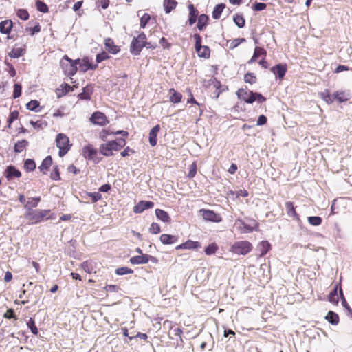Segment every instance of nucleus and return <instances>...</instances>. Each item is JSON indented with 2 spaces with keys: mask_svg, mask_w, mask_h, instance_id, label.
<instances>
[{
  "mask_svg": "<svg viewBox=\"0 0 352 352\" xmlns=\"http://www.w3.org/2000/svg\"><path fill=\"white\" fill-rule=\"evenodd\" d=\"M236 95L239 99L248 104H252L255 101L263 103L266 100V98L260 93L249 91L247 88L239 89Z\"/></svg>",
  "mask_w": 352,
  "mask_h": 352,
  "instance_id": "obj_1",
  "label": "nucleus"
},
{
  "mask_svg": "<svg viewBox=\"0 0 352 352\" xmlns=\"http://www.w3.org/2000/svg\"><path fill=\"white\" fill-rule=\"evenodd\" d=\"M146 36L144 32L134 37L131 41L130 51L134 55L140 54L142 48L146 45Z\"/></svg>",
  "mask_w": 352,
  "mask_h": 352,
  "instance_id": "obj_2",
  "label": "nucleus"
},
{
  "mask_svg": "<svg viewBox=\"0 0 352 352\" xmlns=\"http://www.w3.org/2000/svg\"><path fill=\"white\" fill-rule=\"evenodd\" d=\"M56 146L59 148V156L63 157L67 153L72 146L69 144L68 137L63 133H59L56 136Z\"/></svg>",
  "mask_w": 352,
  "mask_h": 352,
  "instance_id": "obj_3",
  "label": "nucleus"
},
{
  "mask_svg": "<svg viewBox=\"0 0 352 352\" xmlns=\"http://www.w3.org/2000/svg\"><path fill=\"white\" fill-rule=\"evenodd\" d=\"M252 249V244L248 241L235 242L230 248V251L239 255H245Z\"/></svg>",
  "mask_w": 352,
  "mask_h": 352,
  "instance_id": "obj_4",
  "label": "nucleus"
},
{
  "mask_svg": "<svg viewBox=\"0 0 352 352\" xmlns=\"http://www.w3.org/2000/svg\"><path fill=\"white\" fill-rule=\"evenodd\" d=\"M251 223L248 224L245 223L243 220L238 219L235 221V226L241 233H250L258 228V223L253 219H250Z\"/></svg>",
  "mask_w": 352,
  "mask_h": 352,
  "instance_id": "obj_5",
  "label": "nucleus"
},
{
  "mask_svg": "<svg viewBox=\"0 0 352 352\" xmlns=\"http://www.w3.org/2000/svg\"><path fill=\"white\" fill-rule=\"evenodd\" d=\"M82 155L85 159L94 161L96 163H98L101 160V158L98 157L97 149L91 144H88L83 147Z\"/></svg>",
  "mask_w": 352,
  "mask_h": 352,
  "instance_id": "obj_6",
  "label": "nucleus"
},
{
  "mask_svg": "<svg viewBox=\"0 0 352 352\" xmlns=\"http://www.w3.org/2000/svg\"><path fill=\"white\" fill-rule=\"evenodd\" d=\"M90 121L94 124L99 125L101 126H105L109 123V121L104 113L100 111L94 112L90 118Z\"/></svg>",
  "mask_w": 352,
  "mask_h": 352,
  "instance_id": "obj_7",
  "label": "nucleus"
},
{
  "mask_svg": "<svg viewBox=\"0 0 352 352\" xmlns=\"http://www.w3.org/2000/svg\"><path fill=\"white\" fill-rule=\"evenodd\" d=\"M200 212L202 213L203 218L206 221L219 223L222 220L221 217L212 210L201 209Z\"/></svg>",
  "mask_w": 352,
  "mask_h": 352,
  "instance_id": "obj_8",
  "label": "nucleus"
},
{
  "mask_svg": "<svg viewBox=\"0 0 352 352\" xmlns=\"http://www.w3.org/2000/svg\"><path fill=\"white\" fill-rule=\"evenodd\" d=\"M150 260L155 261L156 258L148 254H142L133 256L130 258V263L133 265L146 264Z\"/></svg>",
  "mask_w": 352,
  "mask_h": 352,
  "instance_id": "obj_9",
  "label": "nucleus"
},
{
  "mask_svg": "<svg viewBox=\"0 0 352 352\" xmlns=\"http://www.w3.org/2000/svg\"><path fill=\"white\" fill-rule=\"evenodd\" d=\"M38 210H31L28 208L25 214V218L30 221L29 224H34L41 221Z\"/></svg>",
  "mask_w": 352,
  "mask_h": 352,
  "instance_id": "obj_10",
  "label": "nucleus"
},
{
  "mask_svg": "<svg viewBox=\"0 0 352 352\" xmlns=\"http://www.w3.org/2000/svg\"><path fill=\"white\" fill-rule=\"evenodd\" d=\"M99 149L100 153L106 157L112 156L113 155V151H115V148L111 141L102 144Z\"/></svg>",
  "mask_w": 352,
  "mask_h": 352,
  "instance_id": "obj_11",
  "label": "nucleus"
},
{
  "mask_svg": "<svg viewBox=\"0 0 352 352\" xmlns=\"http://www.w3.org/2000/svg\"><path fill=\"white\" fill-rule=\"evenodd\" d=\"M287 69V68L286 64L282 63H279L270 69L271 72L276 76H278L279 79H283L284 78Z\"/></svg>",
  "mask_w": 352,
  "mask_h": 352,
  "instance_id": "obj_12",
  "label": "nucleus"
},
{
  "mask_svg": "<svg viewBox=\"0 0 352 352\" xmlns=\"http://www.w3.org/2000/svg\"><path fill=\"white\" fill-rule=\"evenodd\" d=\"M154 206V203L150 201H140L133 208L135 213H141L146 209L152 208Z\"/></svg>",
  "mask_w": 352,
  "mask_h": 352,
  "instance_id": "obj_13",
  "label": "nucleus"
},
{
  "mask_svg": "<svg viewBox=\"0 0 352 352\" xmlns=\"http://www.w3.org/2000/svg\"><path fill=\"white\" fill-rule=\"evenodd\" d=\"M351 98V94L349 91H338L333 93V100H336L339 102H344L348 101Z\"/></svg>",
  "mask_w": 352,
  "mask_h": 352,
  "instance_id": "obj_14",
  "label": "nucleus"
},
{
  "mask_svg": "<svg viewBox=\"0 0 352 352\" xmlns=\"http://www.w3.org/2000/svg\"><path fill=\"white\" fill-rule=\"evenodd\" d=\"M65 58L70 63L69 67L65 69V73L68 76H74L77 72V64L80 62V59L73 60L67 56H65Z\"/></svg>",
  "mask_w": 352,
  "mask_h": 352,
  "instance_id": "obj_15",
  "label": "nucleus"
},
{
  "mask_svg": "<svg viewBox=\"0 0 352 352\" xmlns=\"http://www.w3.org/2000/svg\"><path fill=\"white\" fill-rule=\"evenodd\" d=\"M21 176V172L17 170L14 166H9L6 170V177L10 180L14 177L19 178Z\"/></svg>",
  "mask_w": 352,
  "mask_h": 352,
  "instance_id": "obj_16",
  "label": "nucleus"
},
{
  "mask_svg": "<svg viewBox=\"0 0 352 352\" xmlns=\"http://www.w3.org/2000/svg\"><path fill=\"white\" fill-rule=\"evenodd\" d=\"M104 45L106 50L113 54H116L120 51L118 46L114 44L113 39L107 38L104 40Z\"/></svg>",
  "mask_w": 352,
  "mask_h": 352,
  "instance_id": "obj_17",
  "label": "nucleus"
},
{
  "mask_svg": "<svg viewBox=\"0 0 352 352\" xmlns=\"http://www.w3.org/2000/svg\"><path fill=\"white\" fill-rule=\"evenodd\" d=\"M188 8L189 10L188 23L192 25L196 22L199 12L191 3L188 6Z\"/></svg>",
  "mask_w": 352,
  "mask_h": 352,
  "instance_id": "obj_18",
  "label": "nucleus"
},
{
  "mask_svg": "<svg viewBox=\"0 0 352 352\" xmlns=\"http://www.w3.org/2000/svg\"><path fill=\"white\" fill-rule=\"evenodd\" d=\"M160 241L164 245L173 244L178 241V236L163 234L160 236Z\"/></svg>",
  "mask_w": 352,
  "mask_h": 352,
  "instance_id": "obj_19",
  "label": "nucleus"
},
{
  "mask_svg": "<svg viewBox=\"0 0 352 352\" xmlns=\"http://www.w3.org/2000/svg\"><path fill=\"white\" fill-rule=\"evenodd\" d=\"M80 64V67L81 68V70L83 72H87L89 69H96L98 67V65H93L91 63H89V58L87 57H85L82 58L81 62L78 63Z\"/></svg>",
  "mask_w": 352,
  "mask_h": 352,
  "instance_id": "obj_20",
  "label": "nucleus"
},
{
  "mask_svg": "<svg viewBox=\"0 0 352 352\" xmlns=\"http://www.w3.org/2000/svg\"><path fill=\"white\" fill-rule=\"evenodd\" d=\"M267 52L264 48L261 47H256L252 58L248 62V64H251L255 62L260 56L263 55L265 56Z\"/></svg>",
  "mask_w": 352,
  "mask_h": 352,
  "instance_id": "obj_21",
  "label": "nucleus"
},
{
  "mask_svg": "<svg viewBox=\"0 0 352 352\" xmlns=\"http://www.w3.org/2000/svg\"><path fill=\"white\" fill-rule=\"evenodd\" d=\"M12 28V21L11 20H5L0 23V32L2 34H8Z\"/></svg>",
  "mask_w": 352,
  "mask_h": 352,
  "instance_id": "obj_22",
  "label": "nucleus"
},
{
  "mask_svg": "<svg viewBox=\"0 0 352 352\" xmlns=\"http://www.w3.org/2000/svg\"><path fill=\"white\" fill-rule=\"evenodd\" d=\"M169 93H170V97H169L170 102H171L173 103H179L181 102L182 98V95L181 93L177 91L174 89H170L169 90Z\"/></svg>",
  "mask_w": 352,
  "mask_h": 352,
  "instance_id": "obj_23",
  "label": "nucleus"
},
{
  "mask_svg": "<svg viewBox=\"0 0 352 352\" xmlns=\"http://www.w3.org/2000/svg\"><path fill=\"white\" fill-rule=\"evenodd\" d=\"M155 214L159 219L164 223H168L170 221V217H169L168 214L163 210L156 209Z\"/></svg>",
  "mask_w": 352,
  "mask_h": 352,
  "instance_id": "obj_24",
  "label": "nucleus"
},
{
  "mask_svg": "<svg viewBox=\"0 0 352 352\" xmlns=\"http://www.w3.org/2000/svg\"><path fill=\"white\" fill-rule=\"evenodd\" d=\"M209 20L208 16L206 14H202L198 17L197 28L201 31L203 30L208 24Z\"/></svg>",
  "mask_w": 352,
  "mask_h": 352,
  "instance_id": "obj_25",
  "label": "nucleus"
},
{
  "mask_svg": "<svg viewBox=\"0 0 352 352\" xmlns=\"http://www.w3.org/2000/svg\"><path fill=\"white\" fill-rule=\"evenodd\" d=\"M177 4V2L175 0H164L163 6L166 13H170L175 8Z\"/></svg>",
  "mask_w": 352,
  "mask_h": 352,
  "instance_id": "obj_26",
  "label": "nucleus"
},
{
  "mask_svg": "<svg viewBox=\"0 0 352 352\" xmlns=\"http://www.w3.org/2000/svg\"><path fill=\"white\" fill-rule=\"evenodd\" d=\"M285 208L287 210V214L288 216L294 217L296 219H298V215L296 212L295 208L294 207V204L291 201H287L285 203Z\"/></svg>",
  "mask_w": 352,
  "mask_h": 352,
  "instance_id": "obj_27",
  "label": "nucleus"
},
{
  "mask_svg": "<svg viewBox=\"0 0 352 352\" xmlns=\"http://www.w3.org/2000/svg\"><path fill=\"white\" fill-rule=\"evenodd\" d=\"M224 8L225 4L223 3L217 5L212 12V17L215 19H219Z\"/></svg>",
  "mask_w": 352,
  "mask_h": 352,
  "instance_id": "obj_28",
  "label": "nucleus"
},
{
  "mask_svg": "<svg viewBox=\"0 0 352 352\" xmlns=\"http://www.w3.org/2000/svg\"><path fill=\"white\" fill-rule=\"evenodd\" d=\"M28 145V142L25 140L18 141L14 145V151L16 153L22 152Z\"/></svg>",
  "mask_w": 352,
  "mask_h": 352,
  "instance_id": "obj_29",
  "label": "nucleus"
},
{
  "mask_svg": "<svg viewBox=\"0 0 352 352\" xmlns=\"http://www.w3.org/2000/svg\"><path fill=\"white\" fill-rule=\"evenodd\" d=\"M52 164V157L47 156L43 160V161L42 162V163L40 165V166L38 167V168L41 171L47 170L50 167Z\"/></svg>",
  "mask_w": 352,
  "mask_h": 352,
  "instance_id": "obj_30",
  "label": "nucleus"
},
{
  "mask_svg": "<svg viewBox=\"0 0 352 352\" xmlns=\"http://www.w3.org/2000/svg\"><path fill=\"white\" fill-rule=\"evenodd\" d=\"M319 96L327 104H332L333 102V96L330 95L328 89H325L324 91L319 93Z\"/></svg>",
  "mask_w": 352,
  "mask_h": 352,
  "instance_id": "obj_31",
  "label": "nucleus"
},
{
  "mask_svg": "<svg viewBox=\"0 0 352 352\" xmlns=\"http://www.w3.org/2000/svg\"><path fill=\"white\" fill-rule=\"evenodd\" d=\"M329 302L338 305L339 299H338V286H336L329 294Z\"/></svg>",
  "mask_w": 352,
  "mask_h": 352,
  "instance_id": "obj_32",
  "label": "nucleus"
},
{
  "mask_svg": "<svg viewBox=\"0 0 352 352\" xmlns=\"http://www.w3.org/2000/svg\"><path fill=\"white\" fill-rule=\"evenodd\" d=\"M326 319L332 324H337L339 322L338 315L331 311H329L326 316Z\"/></svg>",
  "mask_w": 352,
  "mask_h": 352,
  "instance_id": "obj_33",
  "label": "nucleus"
},
{
  "mask_svg": "<svg viewBox=\"0 0 352 352\" xmlns=\"http://www.w3.org/2000/svg\"><path fill=\"white\" fill-rule=\"evenodd\" d=\"M258 248H259L260 252H261L260 256H264L265 254H267V252L270 250V244L267 241H261L260 243V244L258 245Z\"/></svg>",
  "mask_w": 352,
  "mask_h": 352,
  "instance_id": "obj_34",
  "label": "nucleus"
},
{
  "mask_svg": "<svg viewBox=\"0 0 352 352\" xmlns=\"http://www.w3.org/2000/svg\"><path fill=\"white\" fill-rule=\"evenodd\" d=\"M25 52V50L22 47H17L14 48L9 53V56L11 58H16L20 56H21Z\"/></svg>",
  "mask_w": 352,
  "mask_h": 352,
  "instance_id": "obj_35",
  "label": "nucleus"
},
{
  "mask_svg": "<svg viewBox=\"0 0 352 352\" xmlns=\"http://www.w3.org/2000/svg\"><path fill=\"white\" fill-rule=\"evenodd\" d=\"M111 142L114 146L115 151L120 150L126 145V141L122 138H120L118 140H112Z\"/></svg>",
  "mask_w": 352,
  "mask_h": 352,
  "instance_id": "obj_36",
  "label": "nucleus"
},
{
  "mask_svg": "<svg viewBox=\"0 0 352 352\" xmlns=\"http://www.w3.org/2000/svg\"><path fill=\"white\" fill-rule=\"evenodd\" d=\"M210 48L204 45L201 50L197 52V54L199 57L208 58L210 57Z\"/></svg>",
  "mask_w": 352,
  "mask_h": 352,
  "instance_id": "obj_37",
  "label": "nucleus"
},
{
  "mask_svg": "<svg viewBox=\"0 0 352 352\" xmlns=\"http://www.w3.org/2000/svg\"><path fill=\"white\" fill-rule=\"evenodd\" d=\"M184 246L185 247V249H197L201 247V245L197 241H192L190 240L187 241L186 242L184 243Z\"/></svg>",
  "mask_w": 352,
  "mask_h": 352,
  "instance_id": "obj_38",
  "label": "nucleus"
},
{
  "mask_svg": "<svg viewBox=\"0 0 352 352\" xmlns=\"http://www.w3.org/2000/svg\"><path fill=\"white\" fill-rule=\"evenodd\" d=\"M233 20L236 25L239 28H243L245 25V19L243 16L241 14H235L233 17Z\"/></svg>",
  "mask_w": 352,
  "mask_h": 352,
  "instance_id": "obj_39",
  "label": "nucleus"
},
{
  "mask_svg": "<svg viewBox=\"0 0 352 352\" xmlns=\"http://www.w3.org/2000/svg\"><path fill=\"white\" fill-rule=\"evenodd\" d=\"M132 273H133V270L127 267H121L116 270V274L120 276Z\"/></svg>",
  "mask_w": 352,
  "mask_h": 352,
  "instance_id": "obj_40",
  "label": "nucleus"
},
{
  "mask_svg": "<svg viewBox=\"0 0 352 352\" xmlns=\"http://www.w3.org/2000/svg\"><path fill=\"white\" fill-rule=\"evenodd\" d=\"M24 167L28 171H32L36 168V164L33 160L28 159L25 161Z\"/></svg>",
  "mask_w": 352,
  "mask_h": 352,
  "instance_id": "obj_41",
  "label": "nucleus"
},
{
  "mask_svg": "<svg viewBox=\"0 0 352 352\" xmlns=\"http://www.w3.org/2000/svg\"><path fill=\"white\" fill-rule=\"evenodd\" d=\"M82 268L87 273H91L94 267H93V262L89 261H84L82 265Z\"/></svg>",
  "mask_w": 352,
  "mask_h": 352,
  "instance_id": "obj_42",
  "label": "nucleus"
},
{
  "mask_svg": "<svg viewBox=\"0 0 352 352\" xmlns=\"http://www.w3.org/2000/svg\"><path fill=\"white\" fill-rule=\"evenodd\" d=\"M244 80L247 83L254 84L256 82V77L254 73L248 72L244 76Z\"/></svg>",
  "mask_w": 352,
  "mask_h": 352,
  "instance_id": "obj_43",
  "label": "nucleus"
},
{
  "mask_svg": "<svg viewBox=\"0 0 352 352\" xmlns=\"http://www.w3.org/2000/svg\"><path fill=\"white\" fill-rule=\"evenodd\" d=\"M218 250V246L215 243H211L205 248V253L207 255H211L216 252Z\"/></svg>",
  "mask_w": 352,
  "mask_h": 352,
  "instance_id": "obj_44",
  "label": "nucleus"
},
{
  "mask_svg": "<svg viewBox=\"0 0 352 352\" xmlns=\"http://www.w3.org/2000/svg\"><path fill=\"white\" fill-rule=\"evenodd\" d=\"M36 5L38 11L43 13H46L48 12V7L44 2L40 0H36Z\"/></svg>",
  "mask_w": 352,
  "mask_h": 352,
  "instance_id": "obj_45",
  "label": "nucleus"
},
{
  "mask_svg": "<svg viewBox=\"0 0 352 352\" xmlns=\"http://www.w3.org/2000/svg\"><path fill=\"white\" fill-rule=\"evenodd\" d=\"M150 19H151L150 14L148 13H144L140 18V28H144L146 27V25H147V23H148V21H150Z\"/></svg>",
  "mask_w": 352,
  "mask_h": 352,
  "instance_id": "obj_46",
  "label": "nucleus"
},
{
  "mask_svg": "<svg viewBox=\"0 0 352 352\" xmlns=\"http://www.w3.org/2000/svg\"><path fill=\"white\" fill-rule=\"evenodd\" d=\"M27 109L35 112H38V107H39V102L37 100H31L26 104Z\"/></svg>",
  "mask_w": 352,
  "mask_h": 352,
  "instance_id": "obj_47",
  "label": "nucleus"
},
{
  "mask_svg": "<svg viewBox=\"0 0 352 352\" xmlns=\"http://www.w3.org/2000/svg\"><path fill=\"white\" fill-rule=\"evenodd\" d=\"M308 221L311 225L318 226L322 223V219L321 217L317 216L309 217Z\"/></svg>",
  "mask_w": 352,
  "mask_h": 352,
  "instance_id": "obj_48",
  "label": "nucleus"
},
{
  "mask_svg": "<svg viewBox=\"0 0 352 352\" xmlns=\"http://www.w3.org/2000/svg\"><path fill=\"white\" fill-rule=\"evenodd\" d=\"M40 201H41V197H40L32 198L28 202V204L25 206V208H27V210L29 208L28 206H30V207H32V208H36L38 206V202Z\"/></svg>",
  "mask_w": 352,
  "mask_h": 352,
  "instance_id": "obj_49",
  "label": "nucleus"
},
{
  "mask_svg": "<svg viewBox=\"0 0 352 352\" xmlns=\"http://www.w3.org/2000/svg\"><path fill=\"white\" fill-rule=\"evenodd\" d=\"M27 324L33 334L36 335L38 333V329L35 325L34 320L32 318H30Z\"/></svg>",
  "mask_w": 352,
  "mask_h": 352,
  "instance_id": "obj_50",
  "label": "nucleus"
},
{
  "mask_svg": "<svg viewBox=\"0 0 352 352\" xmlns=\"http://www.w3.org/2000/svg\"><path fill=\"white\" fill-rule=\"evenodd\" d=\"M194 38L195 39V50L197 52L204 45H201V37L199 34H195Z\"/></svg>",
  "mask_w": 352,
  "mask_h": 352,
  "instance_id": "obj_51",
  "label": "nucleus"
},
{
  "mask_svg": "<svg viewBox=\"0 0 352 352\" xmlns=\"http://www.w3.org/2000/svg\"><path fill=\"white\" fill-rule=\"evenodd\" d=\"M21 85L19 84H14V91H13V98H17L21 94Z\"/></svg>",
  "mask_w": 352,
  "mask_h": 352,
  "instance_id": "obj_52",
  "label": "nucleus"
},
{
  "mask_svg": "<svg viewBox=\"0 0 352 352\" xmlns=\"http://www.w3.org/2000/svg\"><path fill=\"white\" fill-rule=\"evenodd\" d=\"M19 112L17 111H12L8 119V126L10 127L11 124L18 118Z\"/></svg>",
  "mask_w": 352,
  "mask_h": 352,
  "instance_id": "obj_53",
  "label": "nucleus"
},
{
  "mask_svg": "<svg viewBox=\"0 0 352 352\" xmlns=\"http://www.w3.org/2000/svg\"><path fill=\"white\" fill-rule=\"evenodd\" d=\"M17 16L23 20H27L29 18V13L26 10L20 9L17 12Z\"/></svg>",
  "mask_w": 352,
  "mask_h": 352,
  "instance_id": "obj_54",
  "label": "nucleus"
},
{
  "mask_svg": "<svg viewBox=\"0 0 352 352\" xmlns=\"http://www.w3.org/2000/svg\"><path fill=\"white\" fill-rule=\"evenodd\" d=\"M149 232L152 234H157L160 232V226L156 223H153L150 228H149Z\"/></svg>",
  "mask_w": 352,
  "mask_h": 352,
  "instance_id": "obj_55",
  "label": "nucleus"
},
{
  "mask_svg": "<svg viewBox=\"0 0 352 352\" xmlns=\"http://www.w3.org/2000/svg\"><path fill=\"white\" fill-rule=\"evenodd\" d=\"M197 173V165L194 162L190 166L189 172L188 174V177L189 178H192L195 176Z\"/></svg>",
  "mask_w": 352,
  "mask_h": 352,
  "instance_id": "obj_56",
  "label": "nucleus"
},
{
  "mask_svg": "<svg viewBox=\"0 0 352 352\" xmlns=\"http://www.w3.org/2000/svg\"><path fill=\"white\" fill-rule=\"evenodd\" d=\"M157 133L150 131L149 132V143L151 146H155L157 144Z\"/></svg>",
  "mask_w": 352,
  "mask_h": 352,
  "instance_id": "obj_57",
  "label": "nucleus"
},
{
  "mask_svg": "<svg viewBox=\"0 0 352 352\" xmlns=\"http://www.w3.org/2000/svg\"><path fill=\"white\" fill-rule=\"evenodd\" d=\"M87 195L92 199L94 203L97 202L102 198V195L99 192H89Z\"/></svg>",
  "mask_w": 352,
  "mask_h": 352,
  "instance_id": "obj_58",
  "label": "nucleus"
},
{
  "mask_svg": "<svg viewBox=\"0 0 352 352\" xmlns=\"http://www.w3.org/2000/svg\"><path fill=\"white\" fill-rule=\"evenodd\" d=\"M3 317L8 319L14 318L17 320L16 316L14 314V311L12 309H9L7 311L3 314Z\"/></svg>",
  "mask_w": 352,
  "mask_h": 352,
  "instance_id": "obj_59",
  "label": "nucleus"
},
{
  "mask_svg": "<svg viewBox=\"0 0 352 352\" xmlns=\"http://www.w3.org/2000/svg\"><path fill=\"white\" fill-rule=\"evenodd\" d=\"M28 32H30L31 35H34L36 33H38L41 31V26L39 24L36 25L33 28H28L26 29Z\"/></svg>",
  "mask_w": 352,
  "mask_h": 352,
  "instance_id": "obj_60",
  "label": "nucleus"
},
{
  "mask_svg": "<svg viewBox=\"0 0 352 352\" xmlns=\"http://www.w3.org/2000/svg\"><path fill=\"white\" fill-rule=\"evenodd\" d=\"M107 58H109V56L108 54L103 52L102 53H100V54H98L96 55V62L97 63H100L104 60H107Z\"/></svg>",
  "mask_w": 352,
  "mask_h": 352,
  "instance_id": "obj_61",
  "label": "nucleus"
},
{
  "mask_svg": "<svg viewBox=\"0 0 352 352\" xmlns=\"http://www.w3.org/2000/svg\"><path fill=\"white\" fill-rule=\"evenodd\" d=\"M51 178L53 180H60V177L57 167H55L51 173Z\"/></svg>",
  "mask_w": 352,
  "mask_h": 352,
  "instance_id": "obj_62",
  "label": "nucleus"
},
{
  "mask_svg": "<svg viewBox=\"0 0 352 352\" xmlns=\"http://www.w3.org/2000/svg\"><path fill=\"white\" fill-rule=\"evenodd\" d=\"M105 289L109 292H118L120 287L116 285H108L105 287Z\"/></svg>",
  "mask_w": 352,
  "mask_h": 352,
  "instance_id": "obj_63",
  "label": "nucleus"
},
{
  "mask_svg": "<svg viewBox=\"0 0 352 352\" xmlns=\"http://www.w3.org/2000/svg\"><path fill=\"white\" fill-rule=\"evenodd\" d=\"M265 8L266 4L264 3H256L253 6V9L255 11H261L265 9Z\"/></svg>",
  "mask_w": 352,
  "mask_h": 352,
  "instance_id": "obj_64",
  "label": "nucleus"
}]
</instances>
